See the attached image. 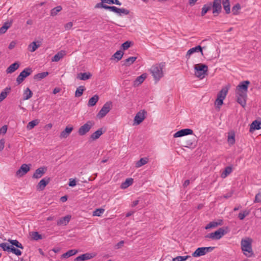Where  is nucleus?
<instances>
[{
  "label": "nucleus",
  "instance_id": "1",
  "mask_svg": "<svg viewBox=\"0 0 261 261\" xmlns=\"http://www.w3.org/2000/svg\"><path fill=\"white\" fill-rule=\"evenodd\" d=\"M252 242V239L249 238L241 240L242 250L243 251L244 255L247 257H251L253 255L251 245Z\"/></svg>",
  "mask_w": 261,
  "mask_h": 261
},
{
  "label": "nucleus",
  "instance_id": "2",
  "mask_svg": "<svg viewBox=\"0 0 261 261\" xmlns=\"http://www.w3.org/2000/svg\"><path fill=\"white\" fill-rule=\"evenodd\" d=\"M164 67V63H162L152 66L150 69V72L152 74L154 80L156 82L159 81L163 76V69Z\"/></svg>",
  "mask_w": 261,
  "mask_h": 261
},
{
  "label": "nucleus",
  "instance_id": "3",
  "mask_svg": "<svg viewBox=\"0 0 261 261\" xmlns=\"http://www.w3.org/2000/svg\"><path fill=\"white\" fill-rule=\"evenodd\" d=\"M195 75L200 79H203L208 71L207 65L203 64H197L194 65Z\"/></svg>",
  "mask_w": 261,
  "mask_h": 261
},
{
  "label": "nucleus",
  "instance_id": "4",
  "mask_svg": "<svg viewBox=\"0 0 261 261\" xmlns=\"http://www.w3.org/2000/svg\"><path fill=\"white\" fill-rule=\"evenodd\" d=\"M227 232V231H225L223 228H220L216 231L206 234L205 237L214 240H218L222 238Z\"/></svg>",
  "mask_w": 261,
  "mask_h": 261
},
{
  "label": "nucleus",
  "instance_id": "5",
  "mask_svg": "<svg viewBox=\"0 0 261 261\" xmlns=\"http://www.w3.org/2000/svg\"><path fill=\"white\" fill-rule=\"evenodd\" d=\"M112 107V102L108 101L105 103L98 113L97 114V118L99 119L103 118L110 111Z\"/></svg>",
  "mask_w": 261,
  "mask_h": 261
},
{
  "label": "nucleus",
  "instance_id": "6",
  "mask_svg": "<svg viewBox=\"0 0 261 261\" xmlns=\"http://www.w3.org/2000/svg\"><path fill=\"white\" fill-rule=\"evenodd\" d=\"M94 125V121L90 120L88 121L85 124L79 128L78 130V134L80 136L85 135L86 133L89 132Z\"/></svg>",
  "mask_w": 261,
  "mask_h": 261
},
{
  "label": "nucleus",
  "instance_id": "7",
  "mask_svg": "<svg viewBox=\"0 0 261 261\" xmlns=\"http://www.w3.org/2000/svg\"><path fill=\"white\" fill-rule=\"evenodd\" d=\"M221 0H214L212 8H213V13L215 16H218L222 10Z\"/></svg>",
  "mask_w": 261,
  "mask_h": 261
},
{
  "label": "nucleus",
  "instance_id": "8",
  "mask_svg": "<svg viewBox=\"0 0 261 261\" xmlns=\"http://www.w3.org/2000/svg\"><path fill=\"white\" fill-rule=\"evenodd\" d=\"M32 70L30 68H25L22 71L20 72L19 75L17 76L16 82L18 84H21L25 77L30 75L31 73Z\"/></svg>",
  "mask_w": 261,
  "mask_h": 261
},
{
  "label": "nucleus",
  "instance_id": "9",
  "mask_svg": "<svg viewBox=\"0 0 261 261\" xmlns=\"http://www.w3.org/2000/svg\"><path fill=\"white\" fill-rule=\"evenodd\" d=\"M31 166V164H22L20 168L16 171V175L19 177L23 176L30 171Z\"/></svg>",
  "mask_w": 261,
  "mask_h": 261
},
{
  "label": "nucleus",
  "instance_id": "10",
  "mask_svg": "<svg viewBox=\"0 0 261 261\" xmlns=\"http://www.w3.org/2000/svg\"><path fill=\"white\" fill-rule=\"evenodd\" d=\"M200 52L202 56L203 55L202 47L200 45L196 46L194 47L191 48L188 50L186 55V58L187 60L190 58L191 56L195 53Z\"/></svg>",
  "mask_w": 261,
  "mask_h": 261
},
{
  "label": "nucleus",
  "instance_id": "11",
  "mask_svg": "<svg viewBox=\"0 0 261 261\" xmlns=\"http://www.w3.org/2000/svg\"><path fill=\"white\" fill-rule=\"evenodd\" d=\"M96 254L94 253H86L83 254L75 258L74 261H85L93 258L95 257Z\"/></svg>",
  "mask_w": 261,
  "mask_h": 261
},
{
  "label": "nucleus",
  "instance_id": "12",
  "mask_svg": "<svg viewBox=\"0 0 261 261\" xmlns=\"http://www.w3.org/2000/svg\"><path fill=\"white\" fill-rule=\"evenodd\" d=\"M145 112L144 111L139 112L134 118V124H140L145 118Z\"/></svg>",
  "mask_w": 261,
  "mask_h": 261
},
{
  "label": "nucleus",
  "instance_id": "13",
  "mask_svg": "<svg viewBox=\"0 0 261 261\" xmlns=\"http://www.w3.org/2000/svg\"><path fill=\"white\" fill-rule=\"evenodd\" d=\"M193 133V132L191 129H182L175 133L174 134L173 137L174 138L181 137L188 135H192Z\"/></svg>",
  "mask_w": 261,
  "mask_h": 261
},
{
  "label": "nucleus",
  "instance_id": "14",
  "mask_svg": "<svg viewBox=\"0 0 261 261\" xmlns=\"http://www.w3.org/2000/svg\"><path fill=\"white\" fill-rule=\"evenodd\" d=\"M47 167H41L38 169H37L34 174L33 175V178L38 179L41 177L46 172Z\"/></svg>",
  "mask_w": 261,
  "mask_h": 261
},
{
  "label": "nucleus",
  "instance_id": "15",
  "mask_svg": "<svg viewBox=\"0 0 261 261\" xmlns=\"http://www.w3.org/2000/svg\"><path fill=\"white\" fill-rule=\"evenodd\" d=\"M49 178H44L42 179L37 185V190L42 191L46 185L49 182Z\"/></svg>",
  "mask_w": 261,
  "mask_h": 261
},
{
  "label": "nucleus",
  "instance_id": "16",
  "mask_svg": "<svg viewBox=\"0 0 261 261\" xmlns=\"http://www.w3.org/2000/svg\"><path fill=\"white\" fill-rule=\"evenodd\" d=\"M71 218V216L70 215H67L62 217L58 220L57 224L59 226H65L68 224Z\"/></svg>",
  "mask_w": 261,
  "mask_h": 261
},
{
  "label": "nucleus",
  "instance_id": "17",
  "mask_svg": "<svg viewBox=\"0 0 261 261\" xmlns=\"http://www.w3.org/2000/svg\"><path fill=\"white\" fill-rule=\"evenodd\" d=\"M260 129H261V121L255 120L251 124L249 132L252 133L255 130H258Z\"/></svg>",
  "mask_w": 261,
  "mask_h": 261
},
{
  "label": "nucleus",
  "instance_id": "18",
  "mask_svg": "<svg viewBox=\"0 0 261 261\" xmlns=\"http://www.w3.org/2000/svg\"><path fill=\"white\" fill-rule=\"evenodd\" d=\"M249 84L250 82L249 81H243L240 82V84L237 86L236 89L247 92L248 85Z\"/></svg>",
  "mask_w": 261,
  "mask_h": 261
},
{
  "label": "nucleus",
  "instance_id": "19",
  "mask_svg": "<svg viewBox=\"0 0 261 261\" xmlns=\"http://www.w3.org/2000/svg\"><path fill=\"white\" fill-rule=\"evenodd\" d=\"M147 77L146 73H143L140 76L137 77L136 79L134 81L133 85L134 87L138 86L139 85L142 84L143 81Z\"/></svg>",
  "mask_w": 261,
  "mask_h": 261
},
{
  "label": "nucleus",
  "instance_id": "20",
  "mask_svg": "<svg viewBox=\"0 0 261 261\" xmlns=\"http://www.w3.org/2000/svg\"><path fill=\"white\" fill-rule=\"evenodd\" d=\"M66 55V51L61 50L56 54L51 59L52 62H58Z\"/></svg>",
  "mask_w": 261,
  "mask_h": 261
},
{
  "label": "nucleus",
  "instance_id": "21",
  "mask_svg": "<svg viewBox=\"0 0 261 261\" xmlns=\"http://www.w3.org/2000/svg\"><path fill=\"white\" fill-rule=\"evenodd\" d=\"M73 129V127L67 126L65 129L61 133L60 137L61 138H66L72 131Z\"/></svg>",
  "mask_w": 261,
  "mask_h": 261
},
{
  "label": "nucleus",
  "instance_id": "22",
  "mask_svg": "<svg viewBox=\"0 0 261 261\" xmlns=\"http://www.w3.org/2000/svg\"><path fill=\"white\" fill-rule=\"evenodd\" d=\"M19 67L18 62H15L11 64L6 70L7 73H12L16 70Z\"/></svg>",
  "mask_w": 261,
  "mask_h": 261
},
{
  "label": "nucleus",
  "instance_id": "23",
  "mask_svg": "<svg viewBox=\"0 0 261 261\" xmlns=\"http://www.w3.org/2000/svg\"><path fill=\"white\" fill-rule=\"evenodd\" d=\"M92 74L90 72L80 73L77 75V78L83 81L87 80L90 79Z\"/></svg>",
  "mask_w": 261,
  "mask_h": 261
},
{
  "label": "nucleus",
  "instance_id": "24",
  "mask_svg": "<svg viewBox=\"0 0 261 261\" xmlns=\"http://www.w3.org/2000/svg\"><path fill=\"white\" fill-rule=\"evenodd\" d=\"M99 99V96L97 94L94 95L89 99L88 106L89 107H93L96 105Z\"/></svg>",
  "mask_w": 261,
  "mask_h": 261
},
{
  "label": "nucleus",
  "instance_id": "25",
  "mask_svg": "<svg viewBox=\"0 0 261 261\" xmlns=\"http://www.w3.org/2000/svg\"><path fill=\"white\" fill-rule=\"evenodd\" d=\"M102 134L103 132L102 130V128H100L91 135L90 139L92 140H95L98 139Z\"/></svg>",
  "mask_w": 261,
  "mask_h": 261
},
{
  "label": "nucleus",
  "instance_id": "26",
  "mask_svg": "<svg viewBox=\"0 0 261 261\" xmlns=\"http://www.w3.org/2000/svg\"><path fill=\"white\" fill-rule=\"evenodd\" d=\"M232 172V168L231 166H227L226 167L223 172L221 174V177L222 178H226L227 176H228L231 172Z\"/></svg>",
  "mask_w": 261,
  "mask_h": 261
},
{
  "label": "nucleus",
  "instance_id": "27",
  "mask_svg": "<svg viewBox=\"0 0 261 261\" xmlns=\"http://www.w3.org/2000/svg\"><path fill=\"white\" fill-rule=\"evenodd\" d=\"M205 254L203 247L198 248L193 253L192 256L194 257H198Z\"/></svg>",
  "mask_w": 261,
  "mask_h": 261
},
{
  "label": "nucleus",
  "instance_id": "28",
  "mask_svg": "<svg viewBox=\"0 0 261 261\" xmlns=\"http://www.w3.org/2000/svg\"><path fill=\"white\" fill-rule=\"evenodd\" d=\"M33 93L29 88H27L23 93V99L24 100H28L32 97Z\"/></svg>",
  "mask_w": 261,
  "mask_h": 261
},
{
  "label": "nucleus",
  "instance_id": "29",
  "mask_svg": "<svg viewBox=\"0 0 261 261\" xmlns=\"http://www.w3.org/2000/svg\"><path fill=\"white\" fill-rule=\"evenodd\" d=\"M227 141L230 145H233L234 144L235 133L233 131H231L228 133Z\"/></svg>",
  "mask_w": 261,
  "mask_h": 261
},
{
  "label": "nucleus",
  "instance_id": "30",
  "mask_svg": "<svg viewBox=\"0 0 261 261\" xmlns=\"http://www.w3.org/2000/svg\"><path fill=\"white\" fill-rule=\"evenodd\" d=\"M77 252V251L75 249H71L68 250L66 253L63 254L61 256L62 258H68L71 256L75 255Z\"/></svg>",
  "mask_w": 261,
  "mask_h": 261
},
{
  "label": "nucleus",
  "instance_id": "31",
  "mask_svg": "<svg viewBox=\"0 0 261 261\" xmlns=\"http://www.w3.org/2000/svg\"><path fill=\"white\" fill-rule=\"evenodd\" d=\"M49 73L48 72H43L41 73H39L34 75V80L40 81L48 75Z\"/></svg>",
  "mask_w": 261,
  "mask_h": 261
},
{
  "label": "nucleus",
  "instance_id": "32",
  "mask_svg": "<svg viewBox=\"0 0 261 261\" xmlns=\"http://www.w3.org/2000/svg\"><path fill=\"white\" fill-rule=\"evenodd\" d=\"M223 8L226 14L230 13V3L229 0H223L222 2Z\"/></svg>",
  "mask_w": 261,
  "mask_h": 261
},
{
  "label": "nucleus",
  "instance_id": "33",
  "mask_svg": "<svg viewBox=\"0 0 261 261\" xmlns=\"http://www.w3.org/2000/svg\"><path fill=\"white\" fill-rule=\"evenodd\" d=\"M237 102L243 107H244L246 103L247 96H236Z\"/></svg>",
  "mask_w": 261,
  "mask_h": 261
},
{
  "label": "nucleus",
  "instance_id": "34",
  "mask_svg": "<svg viewBox=\"0 0 261 261\" xmlns=\"http://www.w3.org/2000/svg\"><path fill=\"white\" fill-rule=\"evenodd\" d=\"M137 59V57H129L124 61L123 65H125V66H129L133 63H134V62Z\"/></svg>",
  "mask_w": 261,
  "mask_h": 261
},
{
  "label": "nucleus",
  "instance_id": "35",
  "mask_svg": "<svg viewBox=\"0 0 261 261\" xmlns=\"http://www.w3.org/2000/svg\"><path fill=\"white\" fill-rule=\"evenodd\" d=\"M10 88L7 87L0 93V102L6 98L8 93L10 92Z\"/></svg>",
  "mask_w": 261,
  "mask_h": 261
},
{
  "label": "nucleus",
  "instance_id": "36",
  "mask_svg": "<svg viewBox=\"0 0 261 261\" xmlns=\"http://www.w3.org/2000/svg\"><path fill=\"white\" fill-rule=\"evenodd\" d=\"M133 182V179L131 178H127L125 180V181L124 182H122L121 185V188L122 189H126L129 186H130Z\"/></svg>",
  "mask_w": 261,
  "mask_h": 261
},
{
  "label": "nucleus",
  "instance_id": "37",
  "mask_svg": "<svg viewBox=\"0 0 261 261\" xmlns=\"http://www.w3.org/2000/svg\"><path fill=\"white\" fill-rule=\"evenodd\" d=\"M148 159L146 158H141L136 164V167L139 168L147 163Z\"/></svg>",
  "mask_w": 261,
  "mask_h": 261
},
{
  "label": "nucleus",
  "instance_id": "38",
  "mask_svg": "<svg viewBox=\"0 0 261 261\" xmlns=\"http://www.w3.org/2000/svg\"><path fill=\"white\" fill-rule=\"evenodd\" d=\"M85 90V88L83 86H81L79 87L75 92V96L76 97H79L81 96L83 93V92Z\"/></svg>",
  "mask_w": 261,
  "mask_h": 261
},
{
  "label": "nucleus",
  "instance_id": "39",
  "mask_svg": "<svg viewBox=\"0 0 261 261\" xmlns=\"http://www.w3.org/2000/svg\"><path fill=\"white\" fill-rule=\"evenodd\" d=\"M39 121L38 119L33 120L29 122L27 125V128L28 129H31L34 128L36 125L39 123Z\"/></svg>",
  "mask_w": 261,
  "mask_h": 261
},
{
  "label": "nucleus",
  "instance_id": "40",
  "mask_svg": "<svg viewBox=\"0 0 261 261\" xmlns=\"http://www.w3.org/2000/svg\"><path fill=\"white\" fill-rule=\"evenodd\" d=\"M212 8V5L211 4H209V5H204L201 11V16H204L208 11L210 10Z\"/></svg>",
  "mask_w": 261,
  "mask_h": 261
},
{
  "label": "nucleus",
  "instance_id": "41",
  "mask_svg": "<svg viewBox=\"0 0 261 261\" xmlns=\"http://www.w3.org/2000/svg\"><path fill=\"white\" fill-rule=\"evenodd\" d=\"M229 87V85L223 87L222 89L220 90V91L218 93V95L226 97Z\"/></svg>",
  "mask_w": 261,
  "mask_h": 261
},
{
  "label": "nucleus",
  "instance_id": "42",
  "mask_svg": "<svg viewBox=\"0 0 261 261\" xmlns=\"http://www.w3.org/2000/svg\"><path fill=\"white\" fill-rule=\"evenodd\" d=\"M8 241L12 245L17 248L23 249L22 245L19 243L17 240H9Z\"/></svg>",
  "mask_w": 261,
  "mask_h": 261
},
{
  "label": "nucleus",
  "instance_id": "43",
  "mask_svg": "<svg viewBox=\"0 0 261 261\" xmlns=\"http://www.w3.org/2000/svg\"><path fill=\"white\" fill-rule=\"evenodd\" d=\"M123 55V52L121 50L117 51L112 56L113 58L116 59L117 61H120Z\"/></svg>",
  "mask_w": 261,
  "mask_h": 261
},
{
  "label": "nucleus",
  "instance_id": "44",
  "mask_svg": "<svg viewBox=\"0 0 261 261\" xmlns=\"http://www.w3.org/2000/svg\"><path fill=\"white\" fill-rule=\"evenodd\" d=\"M31 236L32 239L36 240V241L41 240L42 238V236L41 234H40L37 231L32 232V233L31 234Z\"/></svg>",
  "mask_w": 261,
  "mask_h": 261
},
{
  "label": "nucleus",
  "instance_id": "45",
  "mask_svg": "<svg viewBox=\"0 0 261 261\" xmlns=\"http://www.w3.org/2000/svg\"><path fill=\"white\" fill-rule=\"evenodd\" d=\"M221 225V221L219 223L217 222H211L210 223H208L205 227L206 229H208L211 228H214L217 227L218 225Z\"/></svg>",
  "mask_w": 261,
  "mask_h": 261
},
{
  "label": "nucleus",
  "instance_id": "46",
  "mask_svg": "<svg viewBox=\"0 0 261 261\" xmlns=\"http://www.w3.org/2000/svg\"><path fill=\"white\" fill-rule=\"evenodd\" d=\"M62 7L60 6H57L53 9H51L50 12L51 16H56L58 12H60L62 10Z\"/></svg>",
  "mask_w": 261,
  "mask_h": 261
},
{
  "label": "nucleus",
  "instance_id": "47",
  "mask_svg": "<svg viewBox=\"0 0 261 261\" xmlns=\"http://www.w3.org/2000/svg\"><path fill=\"white\" fill-rule=\"evenodd\" d=\"M241 9V6L239 4H236L232 8V13L233 15H238L239 13V10Z\"/></svg>",
  "mask_w": 261,
  "mask_h": 261
},
{
  "label": "nucleus",
  "instance_id": "48",
  "mask_svg": "<svg viewBox=\"0 0 261 261\" xmlns=\"http://www.w3.org/2000/svg\"><path fill=\"white\" fill-rule=\"evenodd\" d=\"M0 247L2 248L4 251L11 252V249L12 247H10L6 243H2L0 244Z\"/></svg>",
  "mask_w": 261,
  "mask_h": 261
},
{
  "label": "nucleus",
  "instance_id": "49",
  "mask_svg": "<svg viewBox=\"0 0 261 261\" xmlns=\"http://www.w3.org/2000/svg\"><path fill=\"white\" fill-rule=\"evenodd\" d=\"M39 46V45H37L35 42H33L29 45V50L31 52L35 51Z\"/></svg>",
  "mask_w": 261,
  "mask_h": 261
},
{
  "label": "nucleus",
  "instance_id": "50",
  "mask_svg": "<svg viewBox=\"0 0 261 261\" xmlns=\"http://www.w3.org/2000/svg\"><path fill=\"white\" fill-rule=\"evenodd\" d=\"M249 214V211H244L243 212H240L238 215V218L240 220H243L245 217L247 216Z\"/></svg>",
  "mask_w": 261,
  "mask_h": 261
},
{
  "label": "nucleus",
  "instance_id": "51",
  "mask_svg": "<svg viewBox=\"0 0 261 261\" xmlns=\"http://www.w3.org/2000/svg\"><path fill=\"white\" fill-rule=\"evenodd\" d=\"M101 1L102 3H105L108 4H115L119 6L121 5V3L118 0H101Z\"/></svg>",
  "mask_w": 261,
  "mask_h": 261
},
{
  "label": "nucleus",
  "instance_id": "52",
  "mask_svg": "<svg viewBox=\"0 0 261 261\" xmlns=\"http://www.w3.org/2000/svg\"><path fill=\"white\" fill-rule=\"evenodd\" d=\"M189 258H191V256H190V255H187V256H177V257L173 258V261H175V260L185 261Z\"/></svg>",
  "mask_w": 261,
  "mask_h": 261
},
{
  "label": "nucleus",
  "instance_id": "53",
  "mask_svg": "<svg viewBox=\"0 0 261 261\" xmlns=\"http://www.w3.org/2000/svg\"><path fill=\"white\" fill-rule=\"evenodd\" d=\"M105 212L103 208H97L93 212V216H100L102 214Z\"/></svg>",
  "mask_w": 261,
  "mask_h": 261
},
{
  "label": "nucleus",
  "instance_id": "54",
  "mask_svg": "<svg viewBox=\"0 0 261 261\" xmlns=\"http://www.w3.org/2000/svg\"><path fill=\"white\" fill-rule=\"evenodd\" d=\"M129 13V11L128 10L124 8H118L117 14H119L120 16H121L122 14L126 15Z\"/></svg>",
  "mask_w": 261,
  "mask_h": 261
},
{
  "label": "nucleus",
  "instance_id": "55",
  "mask_svg": "<svg viewBox=\"0 0 261 261\" xmlns=\"http://www.w3.org/2000/svg\"><path fill=\"white\" fill-rule=\"evenodd\" d=\"M236 96H247V91H244L236 89Z\"/></svg>",
  "mask_w": 261,
  "mask_h": 261
},
{
  "label": "nucleus",
  "instance_id": "56",
  "mask_svg": "<svg viewBox=\"0 0 261 261\" xmlns=\"http://www.w3.org/2000/svg\"><path fill=\"white\" fill-rule=\"evenodd\" d=\"M130 44H131V42L129 41H127L122 44L121 48L123 50H126V49H128L130 46Z\"/></svg>",
  "mask_w": 261,
  "mask_h": 261
},
{
  "label": "nucleus",
  "instance_id": "57",
  "mask_svg": "<svg viewBox=\"0 0 261 261\" xmlns=\"http://www.w3.org/2000/svg\"><path fill=\"white\" fill-rule=\"evenodd\" d=\"M11 252H13L14 254H16L17 256H20L21 255V251L18 249L15 248L14 247L12 246V248L11 249Z\"/></svg>",
  "mask_w": 261,
  "mask_h": 261
},
{
  "label": "nucleus",
  "instance_id": "58",
  "mask_svg": "<svg viewBox=\"0 0 261 261\" xmlns=\"http://www.w3.org/2000/svg\"><path fill=\"white\" fill-rule=\"evenodd\" d=\"M254 203L261 202V193L259 192L256 194L255 199L254 200Z\"/></svg>",
  "mask_w": 261,
  "mask_h": 261
},
{
  "label": "nucleus",
  "instance_id": "59",
  "mask_svg": "<svg viewBox=\"0 0 261 261\" xmlns=\"http://www.w3.org/2000/svg\"><path fill=\"white\" fill-rule=\"evenodd\" d=\"M223 103V101L222 99H216L215 104L217 107L220 108Z\"/></svg>",
  "mask_w": 261,
  "mask_h": 261
},
{
  "label": "nucleus",
  "instance_id": "60",
  "mask_svg": "<svg viewBox=\"0 0 261 261\" xmlns=\"http://www.w3.org/2000/svg\"><path fill=\"white\" fill-rule=\"evenodd\" d=\"M12 24V21H11L10 22H6L3 24V25L2 27H4V28L7 30L9 28H10Z\"/></svg>",
  "mask_w": 261,
  "mask_h": 261
},
{
  "label": "nucleus",
  "instance_id": "61",
  "mask_svg": "<svg viewBox=\"0 0 261 261\" xmlns=\"http://www.w3.org/2000/svg\"><path fill=\"white\" fill-rule=\"evenodd\" d=\"M5 140L4 139H1L0 140V151H2L5 146Z\"/></svg>",
  "mask_w": 261,
  "mask_h": 261
},
{
  "label": "nucleus",
  "instance_id": "62",
  "mask_svg": "<svg viewBox=\"0 0 261 261\" xmlns=\"http://www.w3.org/2000/svg\"><path fill=\"white\" fill-rule=\"evenodd\" d=\"M72 25H73L72 22H69L66 23L64 27H65V29L66 30H68L72 28Z\"/></svg>",
  "mask_w": 261,
  "mask_h": 261
},
{
  "label": "nucleus",
  "instance_id": "63",
  "mask_svg": "<svg viewBox=\"0 0 261 261\" xmlns=\"http://www.w3.org/2000/svg\"><path fill=\"white\" fill-rule=\"evenodd\" d=\"M7 130V125H4L2 127V128L0 129V134L1 133L3 134H6Z\"/></svg>",
  "mask_w": 261,
  "mask_h": 261
},
{
  "label": "nucleus",
  "instance_id": "64",
  "mask_svg": "<svg viewBox=\"0 0 261 261\" xmlns=\"http://www.w3.org/2000/svg\"><path fill=\"white\" fill-rule=\"evenodd\" d=\"M69 186L70 187H74L76 185V181L74 179H70L69 182Z\"/></svg>",
  "mask_w": 261,
  "mask_h": 261
}]
</instances>
